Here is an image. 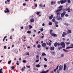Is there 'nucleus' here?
Returning a JSON list of instances; mask_svg holds the SVG:
<instances>
[{"instance_id":"09e8293b","label":"nucleus","mask_w":73,"mask_h":73,"mask_svg":"<svg viewBox=\"0 0 73 73\" xmlns=\"http://www.w3.org/2000/svg\"><path fill=\"white\" fill-rule=\"evenodd\" d=\"M58 22L57 21H55V24H58Z\"/></svg>"},{"instance_id":"49530a36","label":"nucleus","mask_w":73,"mask_h":73,"mask_svg":"<svg viewBox=\"0 0 73 73\" xmlns=\"http://www.w3.org/2000/svg\"><path fill=\"white\" fill-rule=\"evenodd\" d=\"M60 13H56V15H60Z\"/></svg>"},{"instance_id":"393cba45","label":"nucleus","mask_w":73,"mask_h":73,"mask_svg":"<svg viewBox=\"0 0 73 73\" xmlns=\"http://www.w3.org/2000/svg\"><path fill=\"white\" fill-rule=\"evenodd\" d=\"M62 47H58V50H60L61 49H62Z\"/></svg>"},{"instance_id":"2eb2a0df","label":"nucleus","mask_w":73,"mask_h":73,"mask_svg":"<svg viewBox=\"0 0 73 73\" xmlns=\"http://www.w3.org/2000/svg\"><path fill=\"white\" fill-rule=\"evenodd\" d=\"M51 5H53V4H55V2H53V1H51Z\"/></svg>"},{"instance_id":"412c9836","label":"nucleus","mask_w":73,"mask_h":73,"mask_svg":"<svg viewBox=\"0 0 73 73\" xmlns=\"http://www.w3.org/2000/svg\"><path fill=\"white\" fill-rule=\"evenodd\" d=\"M52 21L53 22H55V21H56V20L54 18H53V19L52 20Z\"/></svg>"},{"instance_id":"e433bc0d","label":"nucleus","mask_w":73,"mask_h":73,"mask_svg":"<svg viewBox=\"0 0 73 73\" xmlns=\"http://www.w3.org/2000/svg\"><path fill=\"white\" fill-rule=\"evenodd\" d=\"M11 68L13 69V70H14V69H15V67H14V66H12L11 67Z\"/></svg>"},{"instance_id":"9d476101","label":"nucleus","mask_w":73,"mask_h":73,"mask_svg":"<svg viewBox=\"0 0 73 73\" xmlns=\"http://www.w3.org/2000/svg\"><path fill=\"white\" fill-rule=\"evenodd\" d=\"M42 45L43 48H44L45 46H46V43L45 42H44L42 44Z\"/></svg>"},{"instance_id":"a19ab883","label":"nucleus","mask_w":73,"mask_h":73,"mask_svg":"<svg viewBox=\"0 0 73 73\" xmlns=\"http://www.w3.org/2000/svg\"><path fill=\"white\" fill-rule=\"evenodd\" d=\"M64 54H61V56H60V57H64Z\"/></svg>"},{"instance_id":"9b49d317","label":"nucleus","mask_w":73,"mask_h":73,"mask_svg":"<svg viewBox=\"0 0 73 73\" xmlns=\"http://www.w3.org/2000/svg\"><path fill=\"white\" fill-rule=\"evenodd\" d=\"M53 15H51L50 16L48 17L49 19L50 20H52V18H53Z\"/></svg>"},{"instance_id":"864d4df0","label":"nucleus","mask_w":73,"mask_h":73,"mask_svg":"<svg viewBox=\"0 0 73 73\" xmlns=\"http://www.w3.org/2000/svg\"><path fill=\"white\" fill-rule=\"evenodd\" d=\"M44 67H45V68H46V67H47V65H44Z\"/></svg>"},{"instance_id":"2f4dec72","label":"nucleus","mask_w":73,"mask_h":73,"mask_svg":"<svg viewBox=\"0 0 73 73\" xmlns=\"http://www.w3.org/2000/svg\"><path fill=\"white\" fill-rule=\"evenodd\" d=\"M36 15H39V14H40V12H38L36 13Z\"/></svg>"},{"instance_id":"72a5a7b5","label":"nucleus","mask_w":73,"mask_h":73,"mask_svg":"<svg viewBox=\"0 0 73 73\" xmlns=\"http://www.w3.org/2000/svg\"><path fill=\"white\" fill-rule=\"evenodd\" d=\"M40 73H46V72H45L43 70V71H42V72Z\"/></svg>"},{"instance_id":"8fccbe9b","label":"nucleus","mask_w":73,"mask_h":73,"mask_svg":"<svg viewBox=\"0 0 73 73\" xmlns=\"http://www.w3.org/2000/svg\"><path fill=\"white\" fill-rule=\"evenodd\" d=\"M38 61H39V60H36L35 61V62H38Z\"/></svg>"},{"instance_id":"774afa93","label":"nucleus","mask_w":73,"mask_h":73,"mask_svg":"<svg viewBox=\"0 0 73 73\" xmlns=\"http://www.w3.org/2000/svg\"><path fill=\"white\" fill-rule=\"evenodd\" d=\"M41 33V32H40V31H39L38 32V34L39 33Z\"/></svg>"},{"instance_id":"680f3d73","label":"nucleus","mask_w":73,"mask_h":73,"mask_svg":"<svg viewBox=\"0 0 73 73\" xmlns=\"http://www.w3.org/2000/svg\"><path fill=\"white\" fill-rule=\"evenodd\" d=\"M35 7H37V4H36L35 5Z\"/></svg>"},{"instance_id":"20e7f679","label":"nucleus","mask_w":73,"mask_h":73,"mask_svg":"<svg viewBox=\"0 0 73 73\" xmlns=\"http://www.w3.org/2000/svg\"><path fill=\"white\" fill-rule=\"evenodd\" d=\"M67 2V0H61L60 1V3L61 4H62L64 3H65Z\"/></svg>"},{"instance_id":"c9c22d12","label":"nucleus","mask_w":73,"mask_h":73,"mask_svg":"<svg viewBox=\"0 0 73 73\" xmlns=\"http://www.w3.org/2000/svg\"><path fill=\"white\" fill-rule=\"evenodd\" d=\"M40 31L41 32H43L44 31V29L43 28H42L40 29Z\"/></svg>"},{"instance_id":"58836bf2","label":"nucleus","mask_w":73,"mask_h":73,"mask_svg":"<svg viewBox=\"0 0 73 73\" xmlns=\"http://www.w3.org/2000/svg\"><path fill=\"white\" fill-rule=\"evenodd\" d=\"M27 33H31V31H28L27 32Z\"/></svg>"},{"instance_id":"dca6fc26","label":"nucleus","mask_w":73,"mask_h":73,"mask_svg":"<svg viewBox=\"0 0 73 73\" xmlns=\"http://www.w3.org/2000/svg\"><path fill=\"white\" fill-rule=\"evenodd\" d=\"M42 55L43 56H46V54L44 53V52H43V53H42Z\"/></svg>"},{"instance_id":"f257e3e1","label":"nucleus","mask_w":73,"mask_h":73,"mask_svg":"<svg viewBox=\"0 0 73 73\" xmlns=\"http://www.w3.org/2000/svg\"><path fill=\"white\" fill-rule=\"evenodd\" d=\"M61 45L62 46L63 48H65V43H64L63 42H60V43L56 42L54 44V46L55 47H57V46H58L60 45Z\"/></svg>"},{"instance_id":"6e6552de","label":"nucleus","mask_w":73,"mask_h":73,"mask_svg":"<svg viewBox=\"0 0 73 73\" xmlns=\"http://www.w3.org/2000/svg\"><path fill=\"white\" fill-rule=\"evenodd\" d=\"M50 35L52 36H53V37H57V35L55 33H52Z\"/></svg>"},{"instance_id":"0e129e2a","label":"nucleus","mask_w":73,"mask_h":73,"mask_svg":"<svg viewBox=\"0 0 73 73\" xmlns=\"http://www.w3.org/2000/svg\"><path fill=\"white\" fill-rule=\"evenodd\" d=\"M16 64L17 65H19V63H17Z\"/></svg>"},{"instance_id":"bf43d9fd","label":"nucleus","mask_w":73,"mask_h":73,"mask_svg":"<svg viewBox=\"0 0 73 73\" xmlns=\"http://www.w3.org/2000/svg\"><path fill=\"white\" fill-rule=\"evenodd\" d=\"M44 36H41V38H44Z\"/></svg>"},{"instance_id":"f03ea898","label":"nucleus","mask_w":73,"mask_h":73,"mask_svg":"<svg viewBox=\"0 0 73 73\" xmlns=\"http://www.w3.org/2000/svg\"><path fill=\"white\" fill-rule=\"evenodd\" d=\"M68 34H69L68 32H67V33H66L65 32H63V33L62 34V37H65V36H66V35H68Z\"/></svg>"},{"instance_id":"37998d69","label":"nucleus","mask_w":73,"mask_h":73,"mask_svg":"<svg viewBox=\"0 0 73 73\" xmlns=\"http://www.w3.org/2000/svg\"><path fill=\"white\" fill-rule=\"evenodd\" d=\"M64 25H67V26H68V23H64Z\"/></svg>"},{"instance_id":"f3484780","label":"nucleus","mask_w":73,"mask_h":73,"mask_svg":"<svg viewBox=\"0 0 73 73\" xmlns=\"http://www.w3.org/2000/svg\"><path fill=\"white\" fill-rule=\"evenodd\" d=\"M65 43L66 44V45H69L70 44V42H65Z\"/></svg>"},{"instance_id":"39448f33","label":"nucleus","mask_w":73,"mask_h":73,"mask_svg":"<svg viewBox=\"0 0 73 73\" xmlns=\"http://www.w3.org/2000/svg\"><path fill=\"white\" fill-rule=\"evenodd\" d=\"M66 13V11H64L63 13H62L60 14L61 17H63L64 16H65V15Z\"/></svg>"},{"instance_id":"e2e57ef3","label":"nucleus","mask_w":73,"mask_h":73,"mask_svg":"<svg viewBox=\"0 0 73 73\" xmlns=\"http://www.w3.org/2000/svg\"><path fill=\"white\" fill-rule=\"evenodd\" d=\"M21 29H23L24 28V27H21Z\"/></svg>"},{"instance_id":"a878e982","label":"nucleus","mask_w":73,"mask_h":73,"mask_svg":"<svg viewBox=\"0 0 73 73\" xmlns=\"http://www.w3.org/2000/svg\"><path fill=\"white\" fill-rule=\"evenodd\" d=\"M68 33H69H69H72V31H71V30H68Z\"/></svg>"},{"instance_id":"ddd939ff","label":"nucleus","mask_w":73,"mask_h":73,"mask_svg":"<svg viewBox=\"0 0 73 73\" xmlns=\"http://www.w3.org/2000/svg\"><path fill=\"white\" fill-rule=\"evenodd\" d=\"M66 64H64V70H65L66 69Z\"/></svg>"},{"instance_id":"6ab92c4d","label":"nucleus","mask_w":73,"mask_h":73,"mask_svg":"<svg viewBox=\"0 0 73 73\" xmlns=\"http://www.w3.org/2000/svg\"><path fill=\"white\" fill-rule=\"evenodd\" d=\"M3 70V68H1L0 69V73H3V72L2 71Z\"/></svg>"},{"instance_id":"1a4fd4ad","label":"nucleus","mask_w":73,"mask_h":73,"mask_svg":"<svg viewBox=\"0 0 73 73\" xmlns=\"http://www.w3.org/2000/svg\"><path fill=\"white\" fill-rule=\"evenodd\" d=\"M59 70H60L61 71L62 70V68H63V67L62 66L60 65L59 66Z\"/></svg>"},{"instance_id":"423d86ee","label":"nucleus","mask_w":73,"mask_h":73,"mask_svg":"<svg viewBox=\"0 0 73 73\" xmlns=\"http://www.w3.org/2000/svg\"><path fill=\"white\" fill-rule=\"evenodd\" d=\"M62 8V6H60L58 8H59L60 9H58L56 11V12H60V11H62V9L61 8Z\"/></svg>"},{"instance_id":"79ce46f5","label":"nucleus","mask_w":73,"mask_h":73,"mask_svg":"<svg viewBox=\"0 0 73 73\" xmlns=\"http://www.w3.org/2000/svg\"><path fill=\"white\" fill-rule=\"evenodd\" d=\"M48 45L49 46H50V45H51V43L49 42L48 43Z\"/></svg>"},{"instance_id":"4468645a","label":"nucleus","mask_w":73,"mask_h":73,"mask_svg":"<svg viewBox=\"0 0 73 73\" xmlns=\"http://www.w3.org/2000/svg\"><path fill=\"white\" fill-rule=\"evenodd\" d=\"M30 21H31V23H33L34 21V19L32 18L30 19Z\"/></svg>"},{"instance_id":"aec40b11","label":"nucleus","mask_w":73,"mask_h":73,"mask_svg":"<svg viewBox=\"0 0 73 73\" xmlns=\"http://www.w3.org/2000/svg\"><path fill=\"white\" fill-rule=\"evenodd\" d=\"M37 46L38 48H40V47H41V46L40 44L38 45Z\"/></svg>"},{"instance_id":"7c9ffc66","label":"nucleus","mask_w":73,"mask_h":73,"mask_svg":"<svg viewBox=\"0 0 73 73\" xmlns=\"http://www.w3.org/2000/svg\"><path fill=\"white\" fill-rule=\"evenodd\" d=\"M39 57V56H38V55H37L36 56V59H38V58Z\"/></svg>"},{"instance_id":"bb28decb","label":"nucleus","mask_w":73,"mask_h":73,"mask_svg":"<svg viewBox=\"0 0 73 73\" xmlns=\"http://www.w3.org/2000/svg\"><path fill=\"white\" fill-rule=\"evenodd\" d=\"M63 50H64V52H68V50H65V49H63Z\"/></svg>"},{"instance_id":"5701e85b","label":"nucleus","mask_w":73,"mask_h":73,"mask_svg":"<svg viewBox=\"0 0 73 73\" xmlns=\"http://www.w3.org/2000/svg\"><path fill=\"white\" fill-rule=\"evenodd\" d=\"M70 47H71V48H73V44H70Z\"/></svg>"},{"instance_id":"473e14b6","label":"nucleus","mask_w":73,"mask_h":73,"mask_svg":"<svg viewBox=\"0 0 73 73\" xmlns=\"http://www.w3.org/2000/svg\"><path fill=\"white\" fill-rule=\"evenodd\" d=\"M39 6L40 7H43V5H42V4H40L39 5Z\"/></svg>"},{"instance_id":"7ed1b4c3","label":"nucleus","mask_w":73,"mask_h":73,"mask_svg":"<svg viewBox=\"0 0 73 73\" xmlns=\"http://www.w3.org/2000/svg\"><path fill=\"white\" fill-rule=\"evenodd\" d=\"M56 19L57 20H59L60 21H62V18L58 15H57Z\"/></svg>"},{"instance_id":"603ef678","label":"nucleus","mask_w":73,"mask_h":73,"mask_svg":"<svg viewBox=\"0 0 73 73\" xmlns=\"http://www.w3.org/2000/svg\"><path fill=\"white\" fill-rule=\"evenodd\" d=\"M12 36L11 35L9 38L10 39H12Z\"/></svg>"},{"instance_id":"c756f323","label":"nucleus","mask_w":73,"mask_h":73,"mask_svg":"<svg viewBox=\"0 0 73 73\" xmlns=\"http://www.w3.org/2000/svg\"><path fill=\"white\" fill-rule=\"evenodd\" d=\"M67 2L68 3H70V0H67Z\"/></svg>"},{"instance_id":"b1692460","label":"nucleus","mask_w":73,"mask_h":73,"mask_svg":"<svg viewBox=\"0 0 73 73\" xmlns=\"http://www.w3.org/2000/svg\"><path fill=\"white\" fill-rule=\"evenodd\" d=\"M12 61L11 60H10L8 62V64H10L11 63V62Z\"/></svg>"},{"instance_id":"a211bd4d","label":"nucleus","mask_w":73,"mask_h":73,"mask_svg":"<svg viewBox=\"0 0 73 73\" xmlns=\"http://www.w3.org/2000/svg\"><path fill=\"white\" fill-rule=\"evenodd\" d=\"M52 32H53V30L51 29L50 30V34L51 35V34H52Z\"/></svg>"},{"instance_id":"ea45409f","label":"nucleus","mask_w":73,"mask_h":73,"mask_svg":"<svg viewBox=\"0 0 73 73\" xmlns=\"http://www.w3.org/2000/svg\"><path fill=\"white\" fill-rule=\"evenodd\" d=\"M23 62L24 63H25V62H26V60H24L23 61Z\"/></svg>"},{"instance_id":"4c0bfd02","label":"nucleus","mask_w":73,"mask_h":73,"mask_svg":"<svg viewBox=\"0 0 73 73\" xmlns=\"http://www.w3.org/2000/svg\"><path fill=\"white\" fill-rule=\"evenodd\" d=\"M44 60L45 61H47V59H46V58L45 57L44 58Z\"/></svg>"},{"instance_id":"c03bdc74","label":"nucleus","mask_w":73,"mask_h":73,"mask_svg":"<svg viewBox=\"0 0 73 73\" xmlns=\"http://www.w3.org/2000/svg\"><path fill=\"white\" fill-rule=\"evenodd\" d=\"M60 1H58L57 2V3L58 4H60Z\"/></svg>"},{"instance_id":"4d7b16f0","label":"nucleus","mask_w":73,"mask_h":73,"mask_svg":"<svg viewBox=\"0 0 73 73\" xmlns=\"http://www.w3.org/2000/svg\"><path fill=\"white\" fill-rule=\"evenodd\" d=\"M58 66H57V67H56V69H58Z\"/></svg>"},{"instance_id":"c85d7f7f","label":"nucleus","mask_w":73,"mask_h":73,"mask_svg":"<svg viewBox=\"0 0 73 73\" xmlns=\"http://www.w3.org/2000/svg\"><path fill=\"white\" fill-rule=\"evenodd\" d=\"M48 25H52V23L51 22L50 23L48 24Z\"/></svg>"},{"instance_id":"13d9d810","label":"nucleus","mask_w":73,"mask_h":73,"mask_svg":"<svg viewBox=\"0 0 73 73\" xmlns=\"http://www.w3.org/2000/svg\"><path fill=\"white\" fill-rule=\"evenodd\" d=\"M56 27H58V25H56Z\"/></svg>"},{"instance_id":"f8f14e48","label":"nucleus","mask_w":73,"mask_h":73,"mask_svg":"<svg viewBox=\"0 0 73 73\" xmlns=\"http://www.w3.org/2000/svg\"><path fill=\"white\" fill-rule=\"evenodd\" d=\"M50 49L51 50H54V46L51 47Z\"/></svg>"},{"instance_id":"cd10ccee","label":"nucleus","mask_w":73,"mask_h":73,"mask_svg":"<svg viewBox=\"0 0 73 73\" xmlns=\"http://www.w3.org/2000/svg\"><path fill=\"white\" fill-rule=\"evenodd\" d=\"M70 48H71V47L70 46H69L67 47L66 49H70Z\"/></svg>"},{"instance_id":"f704fd0d","label":"nucleus","mask_w":73,"mask_h":73,"mask_svg":"<svg viewBox=\"0 0 73 73\" xmlns=\"http://www.w3.org/2000/svg\"><path fill=\"white\" fill-rule=\"evenodd\" d=\"M68 13L70 12V8H68Z\"/></svg>"},{"instance_id":"3c124183","label":"nucleus","mask_w":73,"mask_h":73,"mask_svg":"<svg viewBox=\"0 0 73 73\" xmlns=\"http://www.w3.org/2000/svg\"><path fill=\"white\" fill-rule=\"evenodd\" d=\"M48 72H49V70H48L46 71H45V72H46V73H47Z\"/></svg>"},{"instance_id":"0eeeda50","label":"nucleus","mask_w":73,"mask_h":73,"mask_svg":"<svg viewBox=\"0 0 73 73\" xmlns=\"http://www.w3.org/2000/svg\"><path fill=\"white\" fill-rule=\"evenodd\" d=\"M5 10H7H7L5 11L4 12L5 13H9V10L8 8H6Z\"/></svg>"},{"instance_id":"338daca9","label":"nucleus","mask_w":73,"mask_h":73,"mask_svg":"<svg viewBox=\"0 0 73 73\" xmlns=\"http://www.w3.org/2000/svg\"><path fill=\"white\" fill-rule=\"evenodd\" d=\"M42 26H45V24H44V23H43L42 24Z\"/></svg>"},{"instance_id":"6e6d98bb","label":"nucleus","mask_w":73,"mask_h":73,"mask_svg":"<svg viewBox=\"0 0 73 73\" xmlns=\"http://www.w3.org/2000/svg\"><path fill=\"white\" fill-rule=\"evenodd\" d=\"M4 49H7V46H4Z\"/></svg>"},{"instance_id":"a18cd8bd","label":"nucleus","mask_w":73,"mask_h":73,"mask_svg":"<svg viewBox=\"0 0 73 73\" xmlns=\"http://www.w3.org/2000/svg\"><path fill=\"white\" fill-rule=\"evenodd\" d=\"M69 15H68V14H66L65 15V16L66 17H68V16Z\"/></svg>"},{"instance_id":"4be33fe9","label":"nucleus","mask_w":73,"mask_h":73,"mask_svg":"<svg viewBox=\"0 0 73 73\" xmlns=\"http://www.w3.org/2000/svg\"><path fill=\"white\" fill-rule=\"evenodd\" d=\"M40 66V64H38L37 65H36V67H37V68H38Z\"/></svg>"},{"instance_id":"de8ad7c7","label":"nucleus","mask_w":73,"mask_h":73,"mask_svg":"<svg viewBox=\"0 0 73 73\" xmlns=\"http://www.w3.org/2000/svg\"><path fill=\"white\" fill-rule=\"evenodd\" d=\"M32 28V26L30 25L29 26V29H31Z\"/></svg>"},{"instance_id":"5fc2aeb1","label":"nucleus","mask_w":73,"mask_h":73,"mask_svg":"<svg viewBox=\"0 0 73 73\" xmlns=\"http://www.w3.org/2000/svg\"><path fill=\"white\" fill-rule=\"evenodd\" d=\"M23 6H25V5H26V3H23Z\"/></svg>"},{"instance_id":"69168bd1","label":"nucleus","mask_w":73,"mask_h":73,"mask_svg":"<svg viewBox=\"0 0 73 73\" xmlns=\"http://www.w3.org/2000/svg\"><path fill=\"white\" fill-rule=\"evenodd\" d=\"M46 50H48V49H49V47H46Z\"/></svg>"},{"instance_id":"052dcab7","label":"nucleus","mask_w":73,"mask_h":73,"mask_svg":"<svg viewBox=\"0 0 73 73\" xmlns=\"http://www.w3.org/2000/svg\"><path fill=\"white\" fill-rule=\"evenodd\" d=\"M66 11H68V10H69V8H66Z\"/></svg>"}]
</instances>
